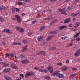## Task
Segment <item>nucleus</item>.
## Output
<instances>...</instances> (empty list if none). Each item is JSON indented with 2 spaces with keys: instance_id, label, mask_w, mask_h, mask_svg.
I'll return each instance as SVG.
<instances>
[{
  "instance_id": "f257e3e1",
  "label": "nucleus",
  "mask_w": 80,
  "mask_h": 80,
  "mask_svg": "<svg viewBox=\"0 0 80 80\" xmlns=\"http://www.w3.org/2000/svg\"><path fill=\"white\" fill-rule=\"evenodd\" d=\"M44 66H41L39 67V72H41V73H47V70L46 69L43 70V68H44Z\"/></svg>"
},
{
  "instance_id": "f03ea898",
  "label": "nucleus",
  "mask_w": 80,
  "mask_h": 80,
  "mask_svg": "<svg viewBox=\"0 0 80 80\" xmlns=\"http://www.w3.org/2000/svg\"><path fill=\"white\" fill-rule=\"evenodd\" d=\"M54 75L57 76L58 78H63V75L62 74L58 73V72H56L54 73Z\"/></svg>"
},
{
  "instance_id": "7ed1b4c3",
  "label": "nucleus",
  "mask_w": 80,
  "mask_h": 80,
  "mask_svg": "<svg viewBox=\"0 0 80 80\" xmlns=\"http://www.w3.org/2000/svg\"><path fill=\"white\" fill-rule=\"evenodd\" d=\"M33 72H28V73H27L25 75V78H27L28 77H30V76H32V75H33Z\"/></svg>"
},
{
  "instance_id": "20e7f679",
  "label": "nucleus",
  "mask_w": 80,
  "mask_h": 80,
  "mask_svg": "<svg viewBox=\"0 0 80 80\" xmlns=\"http://www.w3.org/2000/svg\"><path fill=\"white\" fill-rule=\"evenodd\" d=\"M16 29L18 31V32H20L21 33H22L24 32L23 29L19 27H16Z\"/></svg>"
},
{
  "instance_id": "39448f33",
  "label": "nucleus",
  "mask_w": 80,
  "mask_h": 80,
  "mask_svg": "<svg viewBox=\"0 0 80 80\" xmlns=\"http://www.w3.org/2000/svg\"><path fill=\"white\" fill-rule=\"evenodd\" d=\"M11 68H12L15 69V70H17V69H18V67H17V65L14 63H12L11 65Z\"/></svg>"
},
{
  "instance_id": "423d86ee",
  "label": "nucleus",
  "mask_w": 80,
  "mask_h": 80,
  "mask_svg": "<svg viewBox=\"0 0 80 80\" xmlns=\"http://www.w3.org/2000/svg\"><path fill=\"white\" fill-rule=\"evenodd\" d=\"M59 12H61L62 14L66 15V12H65V9L63 8L62 9H59Z\"/></svg>"
},
{
  "instance_id": "0eeeda50",
  "label": "nucleus",
  "mask_w": 80,
  "mask_h": 80,
  "mask_svg": "<svg viewBox=\"0 0 80 80\" xmlns=\"http://www.w3.org/2000/svg\"><path fill=\"white\" fill-rule=\"evenodd\" d=\"M15 18L17 19V21L18 23H21V19H20V18L18 15H16L15 16Z\"/></svg>"
},
{
  "instance_id": "6e6552de",
  "label": "nucleus",
  "mask_w": 80,
  "mask_h": 80,
  "mask_svg": "<svg viewBox=\"0 0 80 80\" xmlns=\"http://www.w3.org/2000/svg\"><path fill=\"white\" fill-rule=\"evenodd\" d=\"M2 32H5L6 33H11V31L8 29H4L2 31Z\"/></svg>"
},
{
  "instance_id": "1a4fd4ad",
  "label": "nucleus",
  "mask_w": 80,
  "mask_h": 80,
  "mask_svg": "<svg viewBox=\"0 0 80 80\" xmlns=\"http://www.w3.org/2000/svg\"><path fill=\"white\" fill-rule=\"evenodd\" d=\"M1 64L3 65L2 67H8L9 65V64H7V63L5 62H1Z\"/></svg>"
},
{
  "instance_id": "9d476101",
  "label": "nucleus",
  "mask_w": 80,
  "mask_h": 80,
  "mask_svg": "<svg viewBox=\"0 0 80 80\" xmlns=\"http://www.w3.org/2000/svg\"><path fill=\"white\" fill-rule=\"evenodd\" d=\"M21 62L23 64H27V63H29V61L28 60L25 59L22 61Z\"/></svg>"
},
{
  "instance_id": "9b49d317",
  "label": "nucleus",
  "mask_w": 80,
  "mask_h": 80,
  "mask_svg": "<svg viewBox=\"0 0 80 80\" xmlns=\"http://www.w3.org/2000/svg\"><path fill=\"white\" fill-rule=\"evenodd\" d=\"M43 37L42 36H40L38 37L37 38V40L39 42H41V41H42L43 40Z\"/></svg>"
},
{
  "instance_id": "f8f14e48",
  "label": "nucleus",
  "mask_w": 80,
  "mask_h": 80,
  "mask_svg": "<svg viewBox=\"0 0 80 80\" xmlns=\"http://www.w3.org/2000/svg\"><path fill=\"white\" fill-rule=\"evenodd\" d=\"M28 46V45H27L24 47L21 50V52H24L27 51V48Z\"/></svg>"
},
{
  "instance_id": "ddd939ff",
  "label": "nucleus",
  "mask_w": 80,
  "mask_h": 80,
  "mask_svg": "<svg viewBox=\"0 0 80 80\" xmlns=\"http://www.w3.org/2000/svg\"><path fill=\"white\" fill-rule=\"evenodd\" d=\"M53 68L51 67H49L48 68V70L50 73H52L53 72Z\"/></svg>"
},
{
  "instance_id": "4468645a",
  "label": "nucleus",
  "mask_w": 80,
  "mask_h": 80,
  "mask_svg": "<svg viewBox=\"0 0 80 80\" xmlns=\"http://www.w3.org/2000/svg\"><path fill=\"white\" fill-rule=\"evenodd\" d=\"M70 18H67L65 20L64 23H69V22H70Z\"/></svg>"
},
{
  "instance_id": "2eb2a0df",
  "label": "nucleus",
  "mask_w": 80,
  "mask_h": 80,
  "mask_svg": "<svg viewBox=\"0 0 80 80\" xmlns=\"http://www.w3.org/2000/svg\"><path fill=\"white\" fill-rule=\"evenodd\" d=\"M12 45H14V46H15V45H21L22 44H21V43L20 42L18 43L17 42H14L12 43Z\"/></svg>"
},
{
  "instance_id": "dca6fc26",
  "label": "nucleus",
  "mask_w": 80,
  "mask_h": 80,
  "mask_svg": "<svg viewBox=\"0 0 80 80\" xmlns=\"http://www.w3.org/2000/svg\"><path fill=\"white\" fill-rule=\"evenodd\" d=\"M77 73H75L74 74H71L69 76L70 78H73V77H75L77 75Z\"/></svg>"
},
{
  "instance_id": "f3484780",
  "label": "nucleus",
  "mask_w": 80,
  "mask_h": 80,
  "mask_svg": "<svg viewBox=\"0 0 80 80\" xmlns=\"http://www.w3.org/2000/svg\"><path fill=\"white\" fill-rule=\"evenodd\" d=\"M50 33L51 34H57V33H58V31H51L50 32Z\"/></svg>"
},
{
  "instance_id": "a211bd4d",
  "label": "nucleus",
  "mask_w": 80,
  "mask_h": 80,
  "mask_svg": "<svg viewBox=\"0 0 80 80\" xmlns=\"http://www.w3.org/2000/svg\"><path fill=\"white\" fill-rule=\"evenodd\" d=\"M46 27L45 26H41L40 28L39 31L41 32H42V30H43Z\"/></svg>"
},
{
  "instance_id": "6ab92c4d",
  "label": "nucleus",
  "mask_w": 80,
  "mask_h": 80,
  "mask_svg": "<svg viewBox=\"0 0 80 80\" xmlns=\"http://www.w3.org/2000/svg\"><path fill=\"white\" fill-rule=\"evenodd\" d=\"M53 36L52 35H50V36H49L47 38V41H49V40H51V39L52 37H53Z\"/></svg>"
},
{
  "instance_id": "aec40b11",
  "label": "nucleus",
  "mask_w": 80,
  "mask_h": 80,
  "mask_svg": "<svg viewBox=\"0 0 80 80\" xmlns=\"http://www.w3.org/2000/svg\"><path fill=\"white\" fill-rule=\"evenodd\" d=\"M66 28V26H62L59 27L58 29L59 30H62L63 28Z\"/></svg>"
},
{
  "instance_id": "412c9836",
  "label": "nucleus",
  "mask_w": 80,
  "mask_h": 80,
  "mask_svg": "<svg viewBox=\"0 0 80 80\" xmlns=\"http://www.w3.org/2000/svg\"><path fill=\"white\" fill-rule=\"evenodd\" d=\"M67 69V66H63L62 68V70L64 72L66 71Z\"/></svg>"
},
{
  "instance_id": "4be33fe9",
  "label": "nucleus",
  "mask_w": 80,
  "mask_h": 80,
  "mask_svg": "<svg viewBox=\"0 0 80 80\" xmlns=\"http://www.w3.org/2000/svg\"><path fill=\"white\" fill-rule=\"evenodd\" d=\"M1 7L2 8V10H4L5 11L6 10H7V8L5 6H3V5H1Z\"/></svg>"
},
{
  "instance_id": "5701e85b",
  "label": "nucleus",
  "mask_w": 80,
  "mask_h": 80,
  "mask_svg": "<svg viewBox=\"0 0 80 80\" xmlns=\"http://www.w3.org/2000/svg\"><path fill=\"white\" fill-rule=\"evenodd\" d=\"M10 71V69L9 68H7L4 69L3 72L4 73H6V72H8Z\"/></svg>"
},
{
  "instance_id": "b1692460",
  "label": "nucleus",
  "mask_w": 80,
  "mask_h": 80,
  "mask_svg": "<svg viewBox=\"0 0 80 80\" xmlns=\"http://www.w3.org/2000/svg\"><path fill=\"white\" fill-rule=\"evenodd\" d=\"M40 53L41 55H44V56H45V52L43 51H40Z\"/></svg>"
},
{
  "instance_id": "393cba45",
  "label": "nucleus",
  "mask_w": 80,
  "mask_h": 80,
  "mask_svg": "<svg viewBox=\"0 0 80 80\" xmlns=\"http://www.w3.org/2000/svg\"><path fill=\"white\" fill-rule=\"evenodd\" d=\"M12 13L13 14H15V8L14 7H12Z\"/></svg>"
},
{
  "instance_id": "a878e982",
  "label": "nucleus",
  "mask_w": 80,
  "mask_h": 80,
  "mask_svg": "<svg viewBox=\"0 0 80 80\" xmlns=\"http://www.w3.org/2000/svg\"><path fill=\"white\" fill-rule=\"evenodd\" d=\"M67 38V36L62 37L60 38L61 40H65Z\"/></svg>"
},
{
  "instance_id": "bb28decb",
  "label": "nucleus",
  "mask_w": 80,
  "mask_h": 80,
  "mask_svg": "<svg viewBox=\"0 0 80 80\" xmlns=\"http://www.w3.org/2000/svg\"><path fill=\"white\" fill-rule=\"evenodd\" d=\"M44 78L45 80H50V77L48 76H47L45 77H44Z\"/></svg>"
},
{
  "instance_id": "cd10ccee",
  "label": "nucleus",
  "mask_w": 80,
  "mask_h": 80,
  "mask_svg": "<svg viewBox=\"0 0 80 80\" xmlns=\"http://www.w3.org/2000/svg\"><path fill=\"white\" fill-rule=\"evenodd\" d=\"M79 25L80 23L77 22L76 23V26L74 27L75 28H77V27H78L79 26Z\"/></svg>"
},
{
  "instance_id": "c85d7f7f",
  "label": "nucleus",
  "mask_w": 80,
  "mask_h": 80,
  "mask_svg": "<svg viewBox=\"0 0 80 80\" xmlns=\"http://www.w3.org/2000/svg\"><path fill=\"white\" fill-rule=\"evenodd\" d=\"M34 33V32H28V36H30V35H32L33 36V34Z\"/></svg>"
},
{
  "instance_id": "c756f323",
  "label": "nucleus",
  "mask_w": 80,
  "mask_h": 80,
  "mask_svg": "<svg viewBox=\"0 0 80 80\" xmlns=\"http://www.w3.org/2000/svg\"><path fill=\"white\" fill-rule=\"evenodd\" d=\"M5 78L6 80H12V79L10 77H5Z\"/></svg>"
},
{
  "instance_id": "7c9ffc66",
  "label": "nucleus",
  "mask_w": 80,
  "mask_h": 80,
  "mask_svg": "<svg viewBox=\"0 0 80 80\" xmlns=\"http://www.w3.org/2000/svg\"><path fill=\"white\" fill-rule=\"evenodd\" d=\"M73 45V43L72 42H71L70 43H69V44H68L67 47H72Z\"/></svg>"
},
{
  "instance_id": "2f4dec72",
  "label": "nucleus",
  "mask_w": 80,
  "mask_h": 80,
  "mask_svg": "<svg viewBox=\"0 0 80 80\" xmlns=\"http://www.w3.org/2000/svg\"><path fill=\"white\" fill-rule=\"evenodd\" d=\"M22 41L24 44H27L28 43V41L27 40H22Z\"/></svg>"
},
{
  "instance_id": "473e14b6",
  "label": "nucleus",
  "mask_w": 80,
  "mask_h": 80,
  "mask_svg": "<svg viewBox=\"0 0 80 80\" xmlns=\"http://www.w3.org/2000/svg\"><path fill=\"white\" fill-rule=\"evenodd\" d=\"M79 34H80V32L76 34L74 36V38H76V37H77L78 36Z\"/></svg>"
},
{
  "instance_id": "72a5a7b5",
  "label": "nucleus",
  "mask_w": 80,
  "mask_h": 80,
  "mask_svg": "<svg viewBox=\"0 0 80 80\" xmlns=\"http://www.w3.org/2000/svg\"><path fill=\"white\" fill-rule=\"evenodd\" d=\"M37 18H40V13H38L37 14V15L36 16Z\"/></svg>"
},
{
  "instance_id": "f704fd0d",
  "label": "nucleus",
  "mask_w": 80,
  "mask_h": 80,
  "mask_svg": "<svg viewBox=\"0 0 80 80\" xmlns=\"http://www.w3.org/2000/svg\"><path fill=\"white\" fill-rule=\"evenodd\" d=\"M78 55H80V54L79 53H78V52H76V53H74V55H75V57H77V56H78Z\"/></svg>"
},
{
  "instance_id": "c9c22d12",
  "label": "nucleus",
  "mask_w": 80,
  "mask_h": 80,
  "mask_svg": "<svg viewBox=\"0 0 80 80\" xmlns=\"http://www.w3.org/2000/svg\"><path fill=\"white\" fill-rule=\"evenodd\" d=\"M15 9L16 12H18L20 11V9L18 8H15Z\"/></svg>"
},
{
  "instance_id": "e433bc0d",
  "label": "nucleus",
  "mask_w": 80,
  "mask_h": 80,
  "mask_svg": "<svg viewBox=\"0 0 80 80\" xmlns=\"http://www.w3.org/2000/svg\"><path fill=\"white\" fill-rule=\"evenodd\" d=\"M71 16H72V17H76V16L75 15V13H72L71 15Z\"/></svg>"
},
{
  "instance_id": "4c0bfd02",
  "label": "nucleus",
  "mask_w": 80,
  "mask_h": 80,
  "mask_svg": "<svg viewBox=\"0 0 80 80\" xmlns=\"http://www.w3.org/2000/svg\"><path fill=\"white\" fill-rule=\"evenodd\" d=\"M25 2H27V3H29L30 2V0H24Z\"/></svg>"
},
{
  "instance_id": "58836bf2",
  "label": "nucleus",
  "mask_w": 80,
  "mask_h": 80,
  "mask_svg": "<svg viewBox=\"0 0 80 80\" xmlns=\"http://www.w3.org/2000/svg\"><path fill=\"white\" fill-rule=\"evenodd\" d=\"M35 23H37V21L35 20L32 22V24H35Z\"/></svg>"
},
{
  "instance_id": "ea45409f",
  "label": "nucleus",
  "mask_w": 80,
  "mask_h": 80,
  "mask_svg": "<svg viewBox=\"0 0 80 80\" xmlns=\"http://www.w3.org/2000/svg\"><path fill=\"white\" fill-rule=\"evenodd\" d=\"M50 20V18H47L44 19L43 20Z\"/></svg>"
},
{
  "instance_id": "a19ab883",
  "label": "nucleus",
  "mask_w": 80,
  "mask_h": 80,
  "mask_svg": "<svg viewBox=\"0 0 80 80\" xmlns=\"http://www.w3.org/2000/svg\"><path fill=\"white\" fill-rule=\"evenodd\" d=\"M57 65H60V66H62V65H63V64H62V63L59 62V63H58Z\"/></svg>"
},
{
  "instance_id": "79ce46f5",
  "label": "nucleus",
  "mask_w": 80,
  "mask_h": 80,
  "mask_svg": "<svg viewBox=\"0 0 80 80\" xmlns=\"http://www.w3.org/2000/svg\"><path fill=\"white\" fill-rule=\"evenodd\" d=\"M18 5H23V3H22V2H18Z\"/></svg>"
},
{
  "instance_id": "37998d69",
  "label": "nucleus",
  "mask_w": 80,
  "mask_h": 80,
  "mask_svg": "<svg viewBox=\"0 0 80 80\" xmlns=\"http://www.w3.org/2000/svg\"><path fill=\"white\" fill-rule=\"evenodd\" d=\"M80 40V38L79 37H78L76 38V40L77 41H79Z\"/></svg>"
},
{
  "instance_id": "c03bdc74",
  "label": "nucleus",
  "mask_w": 80,
  "mask_h": 80,
  "mask_svg": "<svg viewBox=\"0 0 80 80\" xmlns=\"http://www.w3.org/2000/svg\"><path fill=\"white\" fill-rule=\"evenodd\" d=\"M39 69V68L38 67H36L34 68L35 70H38Z\"/></svg>"
},
{
  "instance_id": "a18cd8bd",
  "label": "nucleus",
  "mask_w": 80,
  "mask_h": 80,
  "mask_svg": "<svg viewBox=\"0 0 80 80\" xmlns=\"http://www.w3.org/2000/svg\"><path fill=\"white\" fill-rule=\"evenodd\" d=\"M80 1V0H75L74 1V3H77V2H78Z\"/></svg>"
},
{
  "instance_id": "49530a36",
  "label": "nucleus",
  "mask_w": 80,
  "mask_h": 80,
  "mask_svg": "<svg viewBox=\"0 0 80 80\" xmlns=\"http://www.w3.org/2000/svg\"><path fill=\"white\" fill-rule=\"evenodd\" d=\"M77 52L79 53V54H80V49H78L77 50Z\"/></svg>"
},
{
  "instance_id": "de8ad7c7",
  "label": "nucleus",
  "mask_w": 80,
  "mask_h": 80,
  "mask_svg": "<svg viewBox=\"0 0 80 80\" xmlns=\"http://www.w3.org/2000/svg\"><path fill=\"white\" fill-rule=\"evenodd\" d=\"M52 21L54 22V23H55V22H57V20L54 19V20H53Z\"/></svg>"
},
{
  "instance_id": "09e8293b",
  "label": "nucleus",
  "mask_w": 80,
  "mask_h": 80,
  "mask_svg": "<svg viewBox=\"0 0 80 80\" xmlns=\"http://www.w3.org/2000/svg\"><path fill=\"white\" fill-rule=\"evenodd\" d=\"M53 23H54V22H53L52 21V22L50 23V25L51 26H52V25H53Z\"/></svg>"
},
{
  "instance_id": "8fccbe9b",
  "label": "nucleus",
  "mask_w": 80,
  "mask_h": 80,
  "mask_svg": "<svg viewBox=\"0 0 80 80\" xmlns=\"http://www.w3.org/2000/svg\"><path fill=\"white\" fill-rule=\"evenodd\" d=\"M52 47V50H55V49H56V48H56V47Z\"/></svg>"
},
{
  "instance_id": "3c124183",
  "label": "nucleus",
  "mask_w": 80,
  "mask_h": 80,
  "mask_svg": "<svg viewBox=\"0 0 80 80\" xmlns=\"http://www.w3.org/2000/svg\"><path fill=\"white\" fill-rule=\"evenodd\" d=\"M20 76H21V77H22V78H23L24 77L23 74H20Z\"/></svg>"
},
{
  "instance_id": "603ef678",
  "label": "nucleus",
  "mask_w": 80,
  "mask_h": 80,
  "mask_svg": "<svg viewBox=\"0 0 80 80\" xmlns=\"http://www.w3.org/2000/svg\"><path fill=\"white\" fill-rule=\"evenodd\" d=\"M49 18H50V19L52 18V15H49Z\"/></svg>"
},
{
  "instance_id": "864d4df0",
  "label": "nucleus",
  "mask_w": 80,
  "mask_h": 80,
  "mask_svg": "<svg viewBox=\"0 0 80 80\" xmlns=\"http://www.w3.org/2000/svg\"><path fill=\"white\" fill-rule=\"evenodd\" d=\"M72 70H77V68H73L72 69Z\"/></svg>"
},
{
  "instance_id": "5fc2aeb1",
  "label": "nucleus",
  "mask_w": 80,
  "mask_h": 80,
  "mask_svg": "<svg viewBox=\"0 0 80 80\" xmlns=\"http://www.w3.org/2000/svg\"><path fill=\"white\" fill-rule=\"evenodd\" d=\"M47 2V0H43L44 3H46Z\"/></svg>"
},
{
  "instance_id": "6e6d98bb",
  "label": "nucleus",
  "mask_w": 80,
  "mask_h": 80,
  "mask_svg": "<svg viewBox=\"0 0 80 80\" xmlns=\"http://www.w3.org/2000/svg\"><path fill=\"white\" fill-rule=\"evenodd\" d=\"M75 14V15H76V16L78 15H79V14H80V12H78L77 13H76V14Z\"/></svg>"
},
{
  "instance_id": "4d7b16f0",
  "label": "nucleus",
  "mask_w": 80,
  "mask_h": 80,
  "mask_svg": "<svg viewBox=\"0 0 80 80\" xmlns=\"http://www.w3.org/2000/svg\"><path fill=\"white\" fill-rule=\"evenodd\" d=\"M2 8L0 7V12H2Z\"/></svg>"
},
{
  "instance_id": "13d9d810",
  "label": "nucleus",
  "mask_w": 80,
  "mask_h": 80,
  "mask_svg": "<svg viewBox=\"0 0 80 80\" xmlns=\"http://www.w3.org/2000/svg\"><path fill=\"white\" fill-rule=\"evenodd\" d=\"M66 63H69V61L68 60H67L66 61Z\"/></svg>"
},
{
  "instance_id": "bf43d9fd",
  "label": "nucleus",
  "mask_w": 80,
  "mask_h": 80,
  "mask_svg": "<svg viewBox=\"0 0 80 80\" xmlns=\"http://www.w3.org/2000/svg\"><path fill=\"white\" fill-rule=\"evenodd\" d=\"M70 7H68V8H67V10H70Z\"/></svg>"
},
{
  "instance_id": "052dcab7",
  "label": "nucleus",
  "mask_w": 80,
  "mask_h": 80,
  "mask_svg": "<svg viewBox=\"0 0 80 80\" xmlns=\"http://www.w3.org/2000/svg\"><path fill=\"white\" fill-rule=\"evenodd\" d=\"M2 44L4 45H5V42H2Z\"/></svg>"
},
{
  "instance_id": "680f3d73",
  "label": "nucleus",
  "mask_w": 80,
  "mask_h": 80,
  "mask_svg": "<svg viewBox=\"0 0 80 80\" xmlns=\"http://www.w3.org/2000/svg\"><path fill=\"white\" fill-rule=\"evenodd\" d=\"M49 49L50 50H52V47H50L49 48Z\"/></svg>"
},
{
  "instance_id": "e2e57ef3",
  "label": "nucleus",
  "mask_w": 80,
  "mask_h": 80,
  "mask_svg": "<svg viewBox=\"0 0 80 80\" xmlns=\"http://www.w3.org/2000/svg\"><path fill=\"white\" fill-rule=\"evenodd\" d=\"M6 55L7 57H8L9 56V54L7 53V54H6Z\"/></svg>"
},
{
  "instance_id": "0e129e2a",
  "label": "nucleus",
  "mask_w": 80,
  "mask_h": 80,
  "mask_svg": "<svg viewBox=\"0 0 80 80\" xmlns=\"http://www.w3.org/2000/svg\"><path fill=\"white\" fill-rule=\"evenodd\" d=\"M20 56L21 57H24V55H23V54H21L20 55Z\"/></svg>"
},
{
  "instance_id": "69168bd1",
  "label": "nucleus",
  "mask_w": 80,
  "mask_h": 80,
  "mask_svg": "<svg viewBox=\"0 0 80 80\" xmlns=\"http://www.w3.org/2000/svg\"><path fill=\"white\" fill-rule=\"evenodd\" d=\"M19 58H20V56H18V57H17V59H19Z\"/></svg>"
},
{
  "instance_id": "338daca9",
  "label": "nucleus",
  "mask_w": 80,
  "mask_h": 80,
  "mask_svg": "<svg viewBox=\"0 0 80 80\" xmlns=\"http://www.w3.org/2000/svg\"><path fill=\"white\" fill-rule=\"evenodd\" d=\"M43 45H46V43L45 42H43Z\"/></svg>"
},
{
  "instance_id": "774afa93",
  "label": "nucleus",
  "mask_w": 80,
  "mask_h": 80,
  "mask_svg": "<svg viewBox=\"0 0 80 80\" xmlns=\"http://www.w3.org/2000/svg\"><path fill=\"white\" fill-rule=\"evenodd\" d=\"M16 80H21V79H19V78H17Z\"/></svg>"
}]
</instances>
